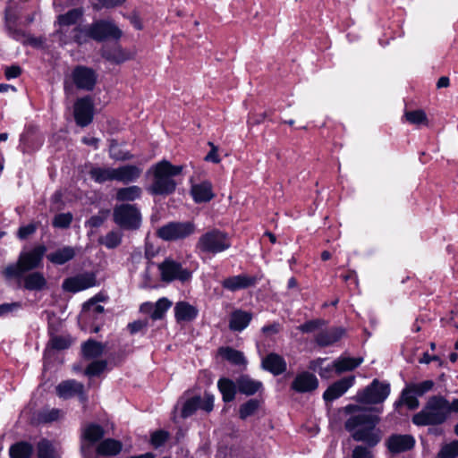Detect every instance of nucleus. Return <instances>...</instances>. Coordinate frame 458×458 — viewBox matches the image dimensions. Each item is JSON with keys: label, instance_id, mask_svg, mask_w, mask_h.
I'll use <instances>...</instances> for the list:
<instances>
[{"label": "nucleus", "instance_id": "f257e3e1", "mask_svg": "<svg viewBox=\"0 0 458 458\" xmlns=\"http://www.w3.org/2000/svg\"><path fill=\"white\" fill-rule=\"evenodd\" d=\"M344 411L349 415L344 422V428L352 438L369 446H377L382 439V431L377 427L380 418L372 411L380 413L383 408L368 409L357 404H348Z\"/></svg>", "mask_w": 458, "mask_h": 458}, {"label": "nucleus", "instance_id": "f03ea898", "mask_svg": "<svg viewBox=\"0 0 458 458\" xmlns=\"http://www.w3.org/2000/svg\"><path fill=\"white\" fill-rule=\"evenodd\" d=\"M182 169V165H174L165 159L155 164L147 172L153 176L151 184L147 188L148 192L155 196L173 194L177 187L174 177L179 175Z\"/></svg>", "mask_w": 458, "mask_h": 458}, {"label": "nucleus", "instance_id": "7ed1b4c3", "mask_svg": "<svg viewBox=\"0 0 458 458\" xmlns=\"http://www.w3.org/2000/svg\"><path fill=\"white\" fill-rule=\"evenodd\" d=\"M447 404L448 400L442 395L430 396L421 411L412 416V423L419 427L445 423L449 417Z\"/></svg>", "mask_w": 458, "mask_h": 458}, {"label": "nucleus", "instance_id": "20e7f679", "mask_svg": "<svg viewBox=\"0 0 458 458\" xmlns=\"http://www.w3.org/2000/svg\"><path fill=\"white\" fill-rule=\"evenodd\" d=\"M231 247L229 235L219 230L211 229L204 233L198 239L195 249L199 254L216 255L225 251Z\"/></svg>", "mask_w": 458, "mask_h": 458}, {"label": "nucleus", "instance_id": "39448f33", "mask_svg": "<svg viewBox=\"0 0 458 458\" xmlns=\"http://www.w3.org/2000/svg\"><path fill=\"white\" fill-rule=\"evenodd\" d=\"M83 16V8H74L58 16V23L61 27L74 26L69 31V38L78 45L86 42V27L82 24Z\"/></svg>", "mask_w": 458, "mask_h": 458}, {"label": "nucleus", "instance_id": "423d86ee", "mask_svg": "<svg viewBox=\"0 0 458 458\" xmlns=\"http://www.w3.org/2000/svg\"><path fill=\"white\" fill-rule=\"evenodd\" d=\"M435 383L433 380H425L420 383H408L402 390L398 400L394 402L395 409L402 405H406L409 410H416L420 406L418 396H422L433 389Z\"/></svg>", "mask_w": 458, "mask_h": 458}, {"label": "nucleus", "instance_id": "0eeeda50", "mask_svg": "<svg viewBox=\"0 0 458 458\" xmlns=\"http://www.w3.org/2000/svg\"><path fill=\"white\" fill-rule=\"evenodd\" d=\"M390 384L375 378L364 389L360 390L356 395V402L362 404H381L389 396Z\"/></svg>", "mask_w": 458, "mask_h": 458}, {"label": "nucleus", "instance_id": "6e6552de", "mask_svg": "<svg viewBox=\"0 0 458 458\" xmlns=\"http://www.w3.org/2000/svg\"><path fill=\"white\" fill-rule=\"evenodd\" d=\"M157 268L160 272L161 280L165 283L173 281L185 283L192 277V272L190 269L183 267L181 262L171 258H166L158 264Z\"/></svg>", "mask_w": 458, "mask_h": 458}, {"label": "nucleus", "instance_id": "1a4fd4ad", "mask_svg": "<svg viewBox=\"0 0 458 458\" xmlns=\"http://www.w3.org/2000/svg\"><path fill=\"white\" fill-rule=\"evenodd\" d=\"M114 221L121 228L136 230L141 224V214L135 205L121 204L114 208Z\"/></svg>", "mask_w": 458, "mask_h": 458}, {"label": "nucleus", "instance_id": "9d476101", "mask_svg": "<svg viewBox=\"0 0 458 458\" xmlns=\"http://www.w3.org/2000/svg\"><path fill=\"white\" fill-rule=\"evenodd\" d=\"M123 31L111 20H98L88 26V37L97 40L106 39L118 40L121 38Z\"/></svg>", "mask_w": 458, "mask_h": 458}, {"label": "nucleus", "instance_id": "9b49d317", "mask_svg": "<svg viewBox=\"0 0 458 458\" xmlns=\"http://www.w3.org/2000/svg\"><path fill=\"white\" fill-rule=\"evenodd\" d=\"M194 231L195 225L192 222H171L160 227L157 235L165 241H177L190 236Z\"/></svg>", "mask_w": 458, "mask_h": 458}, {"label": "nucleus", "instance_id": "f8f14e48", "mask_svg": "<svg viewBox=\"0 0 458 458\" xmlns=\"http://www.w3.org/2000/svg\"><path fill=\"white\" fill-rule=\"evenodd\" d=\"M415 443L411 435L393 434L386 439V445L391 454H397L413 449Z\"/></svg>", "mask_w": 458, "mask_h": 458}, {"label": "nucleus", "instance_id": "ddd939ff", "mask_svg": "<svg viewBox=\"0 0 458 458\" xmlns=\"http://www.w3.org/2000/svg\"><path fill=\"white\" fill-rule=\"evenodd\" d=\"M56 394L59 398L67 400L78 397L83 401L84 385L75 379H67L59 383L55 387Z\"/></svg>", "mask_w": 458, "mask_h": 458}, {"label": "nucleus", "instance_id": "4468645a", "mask_svg": "<svg viewBox=\"0 0 458 458\" xmlns=\"http://www.w3.org/2000/svg\"><path fill=\"white\" fill-rule=\"evenodd\" d=\"M47 251L44 245H38L28 252L21 253L19 258V265L24 271L38 267Z\"/></svg>", "mask_w": 458, "mask_h": 458}, {"label": "nucleus", "instance_id": "2eb2a0df", "mask_svg": "<svg viewBox=\"0 0 458 458\" xmlns=\"http://www.w3.org/2000/svg\"><path fill=\"white\" fill-rule=\"evenodd\" d=\"M354 382V376L345 377L335 381L324 392L323 399L326 402H332L339 398L344 394H345L350 387L353 386Z\"/></svg>", "mask_w": 458, "mask_h": 458}, {"label": "nucleus", "instance_id": "dca6fc26", "mask_svg": "<svg viewBox=\"0 0 458 458\" xmlns=\"http://www.w3.org/2000/svg\"><path fill=\"white\" fill-rule=\"evenodd\" d=\"M318 386V378L314 374L308 371L298 374L291 385V388L297 393L312 392L316 390Z\"/></svg>", "mask_w": 458, "mask_h": 458}, {"label": "nucleus", "instance_id": "f3484780", "mask_svg": "<svg viewBox=\"0 0 458 458\" xmlns=\"http://www.w3.org/2000/svg\"><path fill=\"white\" fill-rule=\"evenodd\" d=\"M257 277L250 276L245 274H240L233 276H229L222 281L223 288L230 291L236 292L242 289H247L254 286L257 284Z\"/></svg>", "mask_w": 458, "mask_h": 458}, {"label": "nucleus", "instance_id": "a211bd4d", "mask_svg": "<svg viewBox=\"0 0 458 458\" xmlns=\"http://www.w3.org/2000/svg\"><path fill=\"white\" fill-rule=\"evenodd\" d=\"M261 368L274 376H279L286 371L287 363L283 356L270 352L262 359Z\"/></svg>", "mask_w": 458, "mask_h": 458}, {"label": "nucleus", "instance_id": "6ab92c4d", "mask_svg": "<svg viewBox=\"0 0 458 458\" xmlns=\"http://www.w3.org/2000/svg\"><path fill=\"white\" fill-rule=\"evenodd\" d=\"M343 327H331L321 330L315 335V343L320 347H327L338 342L344 335Z\"/></svg>", "mask_w": 458, "mask_h": 458}, {"label": "nucleus", "instance_id": "aec40b11", "mask_svg": "<svg viewBox=\"0 0 458 458\" xmlns=\"http://www.w3.org/2000/svg\"><path fill=\"white\" fill-rule=\"evenodd\" d=\"M142 169L134 165H125L114 168V181L128 184L136 182L141 175Z\"/></svg>", "mask_w": 458, "mask_h": 458}, {"label": "nucleus", "instance_id": "412c9836", "mask_svg": "<svg viewBox=\"0 0 458 458\" xmlns=\"http://www.w3.org/2000/svg\"><path fill=\"white\" fill-rule=\"evenodd\" d=\"M252 313L242 310H235L230 315L229 328L233 332L243 331L252 320Z\"/></svg>", "mask_w": 458, "mask_h": 458}, {"label": "nucleus", "instance_id": "4be33fe9", "mask_svg": "<svg viewBox=\"0 0 458 458\" xmlns=\"http://www.w3.org/2000/svg\"><path fill=\"white\" fill-rule=\"evenodd\" d=\"M199 314L198 309L187 301H178L174 306V318L178 323L194 320Z\"/></svg>", "mask_w": 458, "mask_h": 458}, {"label": "nucleus", "instance_id": "5701e85b", "mask_svg": "<svg viewBox=\"0 0 458 458\" xmlns=\"http://www.w3.org/2000/svg\"><path fill=\"white\" fill-rule=\"evenodd\" d=\"M191 194L196 203L208 202L215 197L212 184L208 181L193 184Z\"/></svg>", "mask_w": 458, "mask_h": 458}, {"label": "nucleus", "instance_id": "b1692460", "mask_svg": "<svg viewBox=\"0 0 458 458\" xmlns=\"http://www.w3.org/2000/svg\"><path fill=\"white\" fill-rule=\"evenodd\" d=\"M237 390L245 395H253L262 387V382L252 379L248 375H242L236 379Z\"/></svg>", "mask_w": 458, "mask_h": 458}, {"label": "nucleus", "instance_id": "393cba45", "mask_svg": "<svg viewBox=\"0 0 458 458\" xmlns=\"http://www.w3.org/2000/svg\"><path fill=\"white\" fill-rule=\"evenodd\" d=\"M109 300V296L105 292H99L95 296L88 300V318L94 316L98 319L99 315H103L105 309L101 303H106Z\"/></svg>", "mask_w": 458, "mask_h": 458}, {"label": "nucleus", "instance_id": "a878e982", "mask_svg": "<svg viewBox=\"0 0 458 458\" xmlns=\"http://www.w3.org/2000/svg\"><path fill=\"white\" fill-rule=\"evenodd\" d=\"M123 444L121 441L114 438H106L97 446V454L102 456H115L121 453Z\"/></svg>", "mask_w": 458, "mask_h": 458}, {"label": "nucleus", "instance_id": "bb28decb", "mask_svg": "<svg viewBox=\"0 0 458 458\" xmlns=\"http://www.w3.org/2000/svg\"><path fill=\"white\" fill-rule=\"evenodd\" d=\"M75 256V250L72 247L66 246L56 250L47 255V259L55 265H64L72 259Z\"/></svg>", "mask_w": 458, "mask_h": 458}, {"label": "nucleus", "instance_id": "cd10ccee", "mask_svg": "<svg viewBox=\"0 0 458 458\" xmlns=\"http://www.w3.org/2000/svg\"><path fill=\"white\" fill-rule=\"evenodd\" d=\"M218 354L233 365H246L247 360L242 352L232 347H220L217 350Z\"/></svg>", "mask_w": 458, "mask_h": 458}, {"label": "nucleus", "instance_id": "c85d7f7f", "mask_svg": "<svg viewBox=\"0 0 458 458\" xmlns=\"http://www.w3.org/2000/svg\"><path fill=\"white\" fill-rule=\"evenodd\" d=\"M73 85L78 89H86V67H76L72 72V83L65 81L64 89L67 94L72 93Z\"/></svg>", "mask_w": 458, "mask_h": 458}, {"label": "nucleus", "instance_id": "c756f323", "mask_svg": "<svg viewBox=\"0 0 458 458\" xmlns=\"http://www.w3.org/2000/svg\"><path fill=\"white\" fill-rule=\"evenodd\" d=\"M217 387L222 394L223 401L230 403L235 398L237 386L236 382L229 378H220L217 382Z\"/></svg>", "mask_w": 458, "mask_h": 458}, {"label": "nucleus", "instance_id": "7c9ffc66", "mask_svg": "<svg viewBox=\"0 0 458 458\" xmlns=\"http://www.w3.org/2000/svg\"><path fill=\"white\" fill-rule=\"evenodd\" d=\"M142 195V190L137 185H131L117 190L115 194V199L117 201H133L138 199Z\"/></svg>", "mask_w": 458, "mask_h": 458}, {"label": "nucleus", "instance_id": "2f4dec72", "mask_svg": "<svg viewBox=\"0 0 458 458\" xmlns=\"http://www.w3.org/2000/svg\"><path fill=\"white\" fill-rule=\"evenodd\" d=\"M172 301H169L167 298L165 297H163V298H160L154 305L153 307V311L151 312L150 314V318L153 319V320H158V319H162L165 314V312L170 309V307L172 306ZM149 307V308H152V304L150 303H144L142 306H141V310L144 308V307Z\"/></svg>", "mask_w": 458, "mask_h": 458}, {"label": "nucleus", "instance_id": "473e14b6", "mask_svg": "<svg viewBox=\"0 0 458 458\" xmlns=\"http://www.w3.org/2000/svg\"><path fill=\"white\" fill-rule=\"evenodd\" d=\"M102 56L114 64H121L127 60L126 54L123 51L120 46L114 47L105 46L102 48Z\"/></svg>", "mask_w": 458, "mask_h": 458}, {"label": "nucleus", "instance_id": "72a5a7b5", "mask_svg": "<svg viewBox=\"0 0 458 458\" xmlns=\"http://www.w3.org/2000/svg\"><path fill=\"white\" fill-rule=\"evenodd\" d=\"M363 361L362 358L339 357L335 360L336 374L351 371L358 368Z\"/></svg>", "mask_w": 458, "mask_h": 458}, {"label": "nucleus", "instance_id": "f704fd0d", "mask_svg": "<svg viewBox=\"0 0 458 458\" xmlns=\"http://www.w3.org/2000/svg\"><path fill=\"white\" fill-rule=\"evenodd\" d=\"M33 452L31 444L21 441L11 445L9 454L11 458H30Z\"/></svg>", "mask_w": 458, "mask_h": 458}, {"label": "nucleus", "instance_id": "c9c22d12", "mask_svg": "<svg viewBox=\"0 0 458 458\" xmlns=\"http://www.w3.org/2000/svg\"><path fill=\"white\" fill-rule=\"evenodd\" d=\"M38 458H57L58 450L49 440L43 438L37 445Z\"/></svg>", "mask_w": 458, "mask_h": 458}, {"label": "nucleus", "instance_id": "e433bc0d", "mask_svg": "<svg viewBox=\"0 0 458 458\" xmlns=\"http://www.w3.org/2000/svg\"><path fill=\"white\" fill-rule=\"evenodd\" d=\"M47 284V281L43 275L38 272L29 274L24 278V287L30 291L42 290Z\"/></svg>", "mask_w": 458, "mask_h": 458}, {"label": "nucleus", "instance_id": "4c0bfd02", "mask_svg": "<svg viewBox=\"0 0 458 458\" xmlns=\"http://www.w3.org/2000/svg\"><path fill=\"white\" fill-rule=\"evenodd\" d=\"M63 288L66 292L77 293L86 289V276H78L67 278L63 283Z\"/></svg>", "mask_w": 458, "mask_h": 458}, {"label": "nucleus", "instance_id": "58836bf2", "mask_svg": "<svg viewBox=\"0 0 458 458\" xmlns=\"http://www.w3.org/2000/svg\"><path fill=\"white\" fill-rule=\"evenodd\" d=\"M90 177L98 183H103L108 181H114V168H101L95 167L89 171Z\"/></svg>", "mask_w": 458, "mask_h": 458}, {"label": "nucleus", "instance_id": "ea45409f", "mask_svg": "<svg viewBox=\"0 0 458 458\" xmlns=\"http://www.w3.org/2000/svg\"><path fill=\"white\" fill-rule=\"evenodd\" d=\"M73 116L78 126H86V98H81L76 101Z\"/></svg>", "mask_w": 458, "mask_h": 458}, {"label": "nucleus", "instance_id": "a19ab883", "mask_svg": "<svg viewBox=\"0 0 458 458\" xmlns=\"http://www.w3.org/2000/svg\"><path fill=\"white\" fill-rule=\"evenodd\" d=\"M260 401L258 399H250L242 403L239 409V417L242 420H246L248 417L252 416L259 410Z\"/></svg>", "mask_w": 458, "mask_h": 458}, {"label": "nucleus", "instance_id": "79ce46f5", "mask_svg": "<svg viewBox=\"0 0 458 458\" xmlns=\"http://www.w3.org/2000/svg\"><path fill=\"white\" fill-rule=\"evenodd\" d=\"M458 457V440H454L441 446L435 458H456Z\"/></svg>", "mask_w": 458, "mask_h": 458}, {"label": "nucleus", "instance_id": "37998d69", "mask_svg": "<svg viewBox=\"0 0 458 458\" xmlns=\"http://www.w3.org/2000/svg\"><path fill=\"white\" fill-rule=\"evenodd\" d=\"M122 242V233L115 231H111L106 233L104 237L99 239V243L106 246L108 249H114L119 246Z\"/></svg>", "mask_w": 458, "mask_h": 458}, {"label": "nucleus", "instance_id": "c03bdc74", "mask_svg": "<svg viewBox=\"0 0 458 458\" xmlns=\"http://www.w3.org/2000/svg\"><path fill=\"white\" fill-rule=\"evenodd\" d=\"M50 340L48 342V345L55 350H64L67 349L71 344L72 341L68 336L65 335H54L53 333H50Z\"/></svg>", "mask_w": 458, "mask_h": 458}, {"label": "nucleus", "instance_id": "a18cd8bd", "mask_svg": "<svg viewBox=\"0 0 458 458\" xmlns=\"http://www.w3.org/2000/svg\"><path fill=\"white\" fill-rule=\"evenodd\" d=\"M199 396H194L188 399L182 408V417L188 418L195 413V411L199 409Z\"/></svg>", "mask_w": 458, "mask_h": 458}, {"label": "nucleus", "instance_id": "49530a36", "mask_svg": "<svg viewBox=\"0 0 458 458\" xmlns=\"http://www.w3.org/2000/svg\"><path fill=\"white\" fill-rule=\"evenodd\" d=\"M327 324L326 320L318 318V319H312L309 320L301 325H300L297 329L301 331V333H312L316 331L317 329L324 327Z\"/></svg>", "mask_w": 458, "mask_h": 458}, {"label": "nucleus", "instance_id": "de8ad7c7", "mask_svg": "<svg viewBox=\"0 0 458 458\" xmlns=\"http://www.w3.org/2000/svg\"><path fill=\"white\" fill-rule=\"evenodd\" d=\"M105 435L102 426L96 423H88V442H96L100 440Z\"/></svg>", "mask_w": 458, "mask_h": 458}, {"label": "nucleus", "instance_id": "09e8293b", "mask_svg": "<svg viewBox=\"0 0 458 458\" xmlns=\"http://www.w3.org/2000/svg\"><path fill=\"white\" fill-rule=\"evenodd\" d=\"M63 416L64 411L62 410L53 408L50 410L43 411L39 415V419L41 421L47 423L56 421L59 419L63 418Z\"/></svg>", "mask_w": 458, "mask_h": 458}, {"label": "nucleus", "instance_id": "8fccbe9b", "mask_svg": "<svg viewBox=\"0 0 458 458\" xmlns=\"http://www.w3.org/2000/svg\"><path fill=\"white\" fill-rule=\"evenodd\" d=\"M106 367L107 361L105 360H94L88 363V377L99 376L106 370Z\"/></svg>", "mask_w": 458, "mask_h": 458}, {"label": "nucleus", "instance_id": "3c124183", "mask_svg": "<svg viewBox=\"0 0 458 458\" xmlns=\"http://www.w3.org/2000/svg\"><path fill=\"white\" fill-rule=\"evenodd\" d=\"M375 446H369V445H356L352 453V458H373L374 454L372 452V448Z\"/></svg>", "mask_w": 458, "mask_h": 458}, {"label": "nucleus", "instance_id": "603ef678", "mask_svg": "<svg viewBox=\"0 0 458 458\" xmlns=\"http://www.w3.org/2000/svg\"><path fill=\"white\" fill-rule=\"evenodd\" d=\"M169 433L165 430L160 429L153 432L150 437V443L155 448H158L167 441Z\"/></svg>", "mask_w": 458, "mask_h": 458}, {"label": "nucleus", "instance_id": "864d4df0", "mask_svg": "<svg viewBox=\"0 0 458 458\" xmlns=\"http://www.w3.org/2000/svg\"><path fill=\"white\" fill-rule=\"evenodd\" d=\"M72 221L71 213H61L55 216L53 225L57 228H67Z\"/></svg>", "mask_w": 458, "mask_h": 458}, {"label": "nucleus", "instance_id": "5fc2aeb1", "mask_svg": "<svg viewBox=\"0 0 458 458\" xmlns=\"http://www.w3.org/2000/svg\"><path fill=\"white\" fill-rule=\"evenodd\" d=\"M106 348L102 343L88 339V357H98L101 355Z\"/></svg>", "mask_w": 458, "mask_h": 458}, {"label": "nucleus", "instance_id": "6e6d98bb", "mask_svg": "<svg viewBox=\"0 0 458 458\" xmlns=\"http://www.w3.org/2000/svg\"><path fill=\"white\" fill-rule=\"evenodd\" d=\"M405 117L408 122L413 124H420L427 120L426 114L422 110L407 112Z\"/></svg>", "mask_w": 458, "mask_h": 458}, {"label": "nucleus", "instance_id": "4d7b16f0", "mask_svg": "<svg viewBox=\"0 0 458 458\" xmlns=\"http://www.w3.org/2000/svg\"><path fill=\"white\" fill-rule=\"evenodd\" d=\"M126 0H98V3L92 4L93 8L97 11L102 8H114L122 5Z\"/></svg>", "mask_w": 458, "mask_h": 458}, {"label": "nucleus", "instance_id": "13d9d810", "mask_svg": "<svg viewBox=\"0 0 458 458\" xmlns=\"http://www.w3.org/2000/svg\"><path fill=\"white\" fill-rule=\"evenodd\" d=\"M101 106L102 103L100 99L97 101L88 95V124L91 123L94 114L100 110Z\"/></svg>", "mask_w": 458, "mask_h": 458}, {"label": "nucleus", "instance_id": "bf43d9fd", "mask_svg": "<svg viewBox=\"0 0 458 458\" xmlns=\"http://www.w3.org/2000/svg\"><path fill=\"white\" fill-rule=\"evenodd\" d=\"M214 408V396L210 394L205 393L204 397L199 396V409L207 412H210Z\"/></svg>", "mask_w": 458, "mask_h": 458}, {"label": "nucleus", "instance_id": "052dcab7", "mask_svg": "<svg viewBox=\"0 0 458 458\" xmlns=\"http://www.w3.org/2000/svg\"><path fill=\"white\" fill-rule=\"evenodd\" d=\"M25 272L23 269H21V267H20L19 263L17 265H10L8 266L3 272L5 278L10 279L13 277H19L21 276V274Z\"/></svg>", "mask_w": 458, "mask_h": 458}, {"label": "nucleus", "instance_id": "680f3d73", "mask_svg": "<svg viewBox=\"0 0 458 458\" xmlns=\"http://www.w3.org/2000/svg\"><path fill=\"white\" fill-rule=\"evenodd\" d=\"M21 308V302H11L0 304V317L15 312Z\"/></svg>", "mask_w": 458, "mask_h": 458}, {"label": "nucleus", "instance_id": "e2e57ef3", "mask_svg": "<svg viewBox=\"0 0 458 458\" xmlns=\"http://www.w3.org/2000/svg\"><path fill=\"white\" fill-rule=\"evenodd\" d=\"M108 214V210H100L98 215L91 216L88 223L91 226L98 227L104 223V221L107 218Z\"/></svg>", "mask_w": 458, "mask_h": 458}, {"label": "nucleus", "instance_id": "0e129e2a", "mask_svg": "<svg viewBox=\"0 0 458 458\" xmlns=\"http://www.w3.org/2000/svg\"><path fill=\"white\" fill-rule=\"evenodd\" d=\"M208 146L211 148L210 151L207 154L204 160L207 162H212L214 164H218L221 159L217 154L218 148L215 144L211 141H208Z\"/></svg>", "mask_w": 458, "mask_h": 458}, {"label": "nucleus", "instance_id": "69168bd1", "mask_svg": "<svg viewBox=\"0 0 458 458\" xmlns=\"http://www.w3.org/2000/svg\"><path fill=\"white\" fill-rule=\"evenodd\" d=\"M36 230L37 227L33 224L21 226L18 230V237L21 240H24L30 235L33 234L36 232Z\"/></svg>", "mask_w": 458, "mask_h": 458}, {"label": "nucleus", "instance_id": "338daca9", "mask_svg": "<svg viewBox=\"0 0 458 458\" xmlns=\"http://www.w3.org/2000/svg\"><path fill=\"white\" fill-rule=\"evenodd\" d=\"M336 373V366H335V361L331 364H327V366H322L320 369H318V375L322 378H330L333 377V373Z\"/></svg>", "mask_w": 458, "mask_h": 458}, {"label": "nucleus", "instance_id": "774afa93", "mask_svg": "<svg viewBox=\"0 0 458 458\" xmlns=\"http://www.w3.org/2000/svg\"><path fill=\"white\" fill-rule=\"evenodd\" d=\"M21 69L18 65H12L5 68L4 75L7 80L17 78L21 75Z\"/></svg>", "mask_w": 458, "mask_h": 458}]
</instances>
